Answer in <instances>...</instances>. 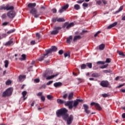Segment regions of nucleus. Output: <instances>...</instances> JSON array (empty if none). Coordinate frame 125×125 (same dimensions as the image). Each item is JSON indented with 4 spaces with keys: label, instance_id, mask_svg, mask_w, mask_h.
I'll list each match as a JSON object with an SVG mask.
<instances>
[{
    "label": "nucleus",
    "instance_id": "09e8293b",
    "mask_svg": "<svg viewBox=\"0 0 125 125\" xmlns=\"http://www.w3.org/2000/svg\"><path fill=\"white\" fill-rule=\"evenodd\" d=\"M36 36L38 38V39H39L41 38V35L40 33H36Z\"/></svg>",
    "mask_w": 125,
    "mask_h": 125
},
{
    "label": "nucleus",
    "instance_id": "4c0bfd02",
    "mask_svg": "<svg viewBox=\"0 0 125 125\" xmlns=\"http://www.w3.org/2000/svg\"><path fill=\"white\" fill-rule=\"evenodd\" d=\"M15 31V29H11L10 30H9L8 31H7V33L8 34H10L13 33Z\"/></svg>",
    "mask_w": 125,
    "mask_h": 125
},
{
    "label": "nucleus",
    "instance_id": "e433bc0d",
    "mask_svg": "<svg viewBox=\"0 0 125 125\" xmlns=\"http://www.w3.org/2000/svg\"><path fill=\"white\" fill-rule=\"evenodd\" d=\"M123 9V6H120V7L119 8V10L118 11H116V13H119L120 11H122Z\"/></svg>",
    "mask_w": 125,
    "mask_h": 125
},
{
    "label": "nucleus",
    "instance_id": "dca6fc26",
    "mask_svg": "<svg viewBox=\"0 0 125 125\" xmlns=\"http://www.w3.org/2000/svg\"><path fill=\"white\" fill-rule=\"evenodd\" d=\"M59 74H56V75H52V76H47L46 78V80H51V79H52L53 78H54V77H57Z\"/></svg>",
    "mask_w": 125,
    "mask_h": 125
},
{
    "label": "nucleus",
    "instance_id": "4468645a",
    "mask_svg": "<svg viewBox=\"0 0 125 125\" xmlns=\"http://www.w3.org/2000/svg\"><path fill=\"white\" fill-rule=\"evenodd\" d=\"M117 25V22L116 21L115 22H114L113 23H112V24H110L107 27V29H111L115 26H116Z\"/></svg>",
    "mask_w": 125,
    "mask_h": 125
},
{
    "label": "nucleus",
    "instance_id": "3c124183",
    "mask_svg": "<svg viewBox=\"0 0 125 125\" xmlns=\"http://www.w3.org/2000/svg\"><path fill=\"white\" fill-rule=\"evenodd\" d=\"M41 99L42 102L45 101V97L44 96H42L41 97Z\"/></svg>",
    "mask_w": 125,
    "mask_h": 125
},
{
    "label": "nucleus",
    "instance_id": "864d4df0",
    "mask_svg": "<svg viewBox=\"0 0 125 125\" xmlns=\"http://www.w3.org/2000/svg\"><path fill=\"white\" fill-rule=\"evenodd\" d=\"M96 2H97V4H98L99 5H100L102 4V0H99L98 1H97Z\"/></svg>",
    "mask_w": 125,
    "mask_h": 125
},
{
    "label": "nucleus",
    "instance_id": "c756f323",
    "mask_svg": "<svg viewBox=\"0 0 125 125\" xmlns=\"http://www.w3.org/2000/svg\"><path fill=\"white\" fill-rule=\"evenodd\" d=\"M27 94V92L26 91H23L22 93V97L23 98V100H25L26 99V98H25V96Z\"/></svg>",
    "mask_w": 125,
    "mask_h": 125
},
{
    "label": "nucleus",
    "instance_id": "bb28decb",
    "mask_svg": "<svg viewBox=\"0 0 125 125\" xmlns=\"http://www.w3.org/2000/svg\"><path fill=\"white\" fill-rule=\"evenodd\" d=\"M62 85V83H56L54 84V86L56 87H57L58 86H60Z\"/></svg>",
    "mask_w": 125,
    "mask_h": 125
},
{
    "label": "nucleus",
    "instance_id": "de8ad7c7",
    "mask_svg": "<svg viewBox=\"0 0 125 125\" xmlns=\"http://www.w3.org/2000/svg\"><path fill=\"white\" fill-rule=\"evenodd\" d=\"M107 66H108V64H105V65H104L101 66V67H100V68H101V69H104V68H106Z\"/></svg>",
    "mask_w": 125,
    "mask_h": 125
},
{
    "label": "nucleus",
    "instance_id": "4be33fe9",
    "mask_svg": "<svg viewBox=\"0 0 125 125\" xmlns=\"http://www.w3.org/2000/svg\"><path fill=\"white\" fill-rule=\"evenodd\" d=\"M74 8L76 10H78L81 9V7L78 4H76L74 5Z\"/></svg>",
    "mask_w": 125,
    "mask_h": 125
},
{
    "label": "nucleus",
    "instance_id": "cd10ccee",
    "mask_svg": "<svg viewBox=\"0 0 125 125\" xmlns=\"http://www.w3.org/2000/svg\"><path fill=\"white\" fill-rule=\"evenodd\" d=\"M9 64V62L8 61L6 60L4 62V66L5 68H7L8 67V65Z\"/></svg>",
    "mask_w": 125,
    "mask_h": 125
},
{
    "label": "nucleus",
    "instance_id": "412c9836",
    "mask_svg": "<svg viewBox=\"0 0 125 125\" xmlns=\"http://www.w3.org/2000/svg\"><path fill=\"white\" fill-rule=\"evenodd\" d=\"M13 43V41H12V40H10L9 41H8V42H6V43H5V45L10 46Z\"/></svg>",
    "mask_w": 125,
    "mask_h": 125
},
{
    "label": "nucleus",
    "instance_id": "13d9d810",
    "mask_svg": "<svg viewBox=\"0 0 125 125\" xmlns=\"http://www.w3.org/2000/svg\"><path fill=\"white\" fill-rule=\"evenodd\" d=\"M53 81H49V82H48L47 83H46V85H50L51 84H52L53 83Z\"/></svg>",
    "mask_w": 125,
    "mask_h": 125
},
{
    "label": "nucleus",
    "instance_id": "8fccbe9b",
    "mask_svg": "<svg viewBox=\"0 0 125 125\" xmlns=\"http://www.w3.org/2000/svg\"><path fill=\"white\" fill-rule=\"evenodd\" d=\"M36 42L34 40H32L31 42H30V44L32 45H33L34 44H35Z\"/></svg>",
    "mask_w": 125,
    "mask_h": 125
},
{
    "label": "nucleus",
    "instance_id": "6e6552de",
    "mask_svg": "<svg viewBox=\"0 0 125 125\" xmlns=\"http://www.w3.org/2000/svg\"><path fill=\"white\" fill-rule=\"evenodd\" d=\"M73 101H67L65 102V105L66 106H68L69 109H72L73 107Z\"/></svg>",
    "mask_w": 125,
    "mask_h": 125
},
{
    "label": "nucleus",
    "instance_id": "9b49d317",
    "mask_svg": "<svg viewBox=\"0 0 125 125\" xmlns=\"http://www.w3.org/2000/svg\"><path fill=\"white\" fill-rule=\"evenodd\" d=\"M14 7L13 5H10L9 4H7L6 5V10L9 11V10H14Z\"/></svg>",
    "mask_w": 125,
    "mask_h": 125
},
{
    "label": "nucleus",
    "instance_id": "39448f33",
    "mask_svg": "<svg viewBox=\"0 0 125 125\" xmlns=\"http://www.w3.org/2000/svg\"><path fill=\"white\" fill-rule=\"evenodd\" d=\"M74 119V117L72 115H71L66 118V119L64 121H66L67 125H70L72 123V121Z\"/></svg>",
    "mask_w": 125,
    "mask_h": 125
},
{
    "label": "nucleus",
    "instance_id": "4d7b16f0",
    "mask_svg": "<svg viewBox=\"0 0 125 125\" xmlns=\"http://www.w3.org/2000/svg\"><path fill=\"white\" fill-rule=\"evenodd\" d=\"M64 11H65V10H63V9H62V8L60 9V10H59V12L60 13H62V12H63Z\"/></svg>",
    "mask_w": 125,
    "mask_h": 125
},
{
    "label": "nucleus",
    "instance_id": "2eb2a0df",
    "mask_svg": "<svg viewBox=\"0 0 125 125\" xmlns=\"http://www.w3.org/2000/svg\"><path fill=\"white\" fill-rule=\"evenodd\" d=\"M81 36L80 35H76L74 37L73 42H75L77 40H81Z\"/></svg>",
    "mask_w": 125,
    "mask_h": 125
},
{
    "label": "nucleus",
    "instance_id": "69168bd1",
    "mask_svg": "<svg viewBox=\"0 0 125 125\" xmlns=\"http://www.w3.org/2000/svg\"><path fill=\"white\" fill-rule=\"evenodd\" d=\"M52 12L53 13H57V10L56 8H54L52 10Z\"/></svg>",
    "mask_w": 125,
    "mask_h": 125
},
{
    "label": "nucleus",
    "instance_id": "680f3d73",
    "mask_svg": "<svg viewBox=\"0 0 125 125\" xmlns=\"http://www.w3.org/2000/svg\"><path fill=\"white\" fill-rule=\"evenodd\" d=\"M8 23H9V22H3L2 23V25L3 26H6L8 24Z\"/></svg>",
    "mask_w": 125,
    "mask_h": 125
},
{
    "label": "nucleus",
    "instance_id": "58836bf2",
    "mask_svg": "<svg viewBox=\"0 0 125 125\" xmlns=\"http://www.w3.org/2000/svg\"><path fill=\"white\" fill-rule=\"evenodd\" d=\"M47 98L48 100H51L53 98V97L52 96L50 95H48L47 96Z\"/></svg>",
    "mask_w": 125,
    "mask_h": 125
},
{
    "label": "nucleus",
    "instance_id": "1a4fd4ad",
    "mask_svg": "<svg viewBox=\"0 0 125 125\" xmlns=\"http://www.w3.org/2000/svg\"><path fill=\"white\" fill-rule=\"evenodd\" d=\"M90 105L91 106L94 105L96 108L98 110H101L102 109V108L101 107L100 104L98 103L92 102L91 103Z\"/></svg>",
    "mask_w": 125,
    "mask_h": 125
},
{
    "label": "nucleus",
    "instance_id": "9d476101",
    "mask_svg": "<svg viewBox=\"0 0 125 125\" xmlns=\"http://www.w3.org/2000/svg\"><path fill=\"white\" fill-rule=\"evenodd\" d=\"M100 85L103 87H107L109 85V83L107 81H103L101 82Z\"/></svg>",
    "mask_w": 125,
    "mask_h": 125
},
{
    "label": "nucleus",
    "instance_id": "f03ea898",
    "mask_svg": "<svg viewBox=\"0 0 125 125\" xmlns=\"http://www.w3.org/2000/svg\"><path fill=\"white\" fill-rule=\"evenodd\" d=\"M27 6L30 9V13L31 14L34 16V17L35 18H38L39 17L40 15H39V14H37V10L36 9V8H35V7L36 6V3H29L28 4Z\"/></svg>",
    "mask_w": 125,
    "mask_h": 125
},
{
    "label": "nucleus",
    "instance_id": "2f4dec72",
    "mask_svg": "<svg viewBox=\"0 0 125 125\" xmlns=\"http://www.w3.org/2000/svg\"><path fill=\"white\" fill-rule=\"evenodd\" d=\"M68 7H69V4H66L64 6H62V7L65 11L68 8Z\"/></svg>",
    "mask_w": 125,
    "mask_h": 125
},
{
    "label": "nucleus",
    "instance_id": "5701e85b",
    "mask_svg": "<svg viewBox=\"0 0 125 125\" xmlns=\"http://www.w3.org/2000/svg\"><path fill=\"white\" fill-rule=\"evenodd\" d=\"M74 25V22H71L70 23H69L68 25H67L66 26V29H69L71 27H73Z\"/></svg>",
    "mask_w": 125,
    "mask_h": 125
},
{
    "label": "nucleus",
    "instance_id": "c03bdc74",
    "mask_svg": "<svg viewBox=\"0 0 125 125\" xmlns=\"http://www.w3.org/2000/svg\"><path fill=\"white\" fill-rule=\"evenodd\" d=\"M1 18L2 19H6V14H3L1 16Z\"/></svg>",
    "mask_w": 125,
    "mask_h": 125
},
{
    "label": "nucleus",
    "instance_id": "bf43d9fd",
    "mask_svg": "<svg viewBox=\"0 0 125 125\" xmlns=\"http://www.w3.org/2000/svg\"><path fill=\"white\" fill-rule=\"evenodd\" d=\"M40 79H35L34 80V82L36 83H39L40 82Z\"/></svg>",
    "mask_w": 125,
    "mask_h": 125
},
{
    "label": "nucleus",
    "instance_id": "6e6d98bb",
    "mask_svg": "<svg viewBox=\"0 0 125 125\" xmlns=\"http://www.w3.org/2000/svg\"><path fill=\"white\" fill-rule=\"evenodd\" d=\"M67 96H68V95H67V94H64V95L62 96V98H63V99H66L67 98Z\"/></svg>",
    "mask_w": 125,
    "mask_h": 125
},
{
    "label": "nucleus",
    "instance_id": "ddd939ff",
    "mask_svg": "<svg viewBox=\"0 0 125 125\" xmlns=\"http://www.w3.org/2000/svg\"><path fill=\"white\" fill-rule=\"evenodd\" d=\"M72 35H70L69 37L67 38L66 39V43L68 44H70L71 42V41H72Z\"/></svg>",
    "mask_w": 125,
    "mask_h": 125
},
{
    "label": "nucleus",
    "instance_id": "a18cd8bd",
    "mask_svg": "<svg viewBox=\"0 0 125 125\" xmlns=\"http://www.w3.org/2000/svg\"><path fill=\"white\" fill-rule=\"evenodd\" d=\"M11 83V81L10 80H8L6 82V85H8Z\"/></svg>",
    "mask_w": 125,
    "mask_h": 125
},
{
    "label": "nucleus",
    "instance_id": "49530a36",
    "mask_svg": "<svg viewBox=\"0 0 125 125\" xmlns=\"http://www.w3.org/2000/svg\"><path fill=\"white\" fill-rule=\"evenodd\" d=\"M86 32H87V30H83V31H82V32H81V33H80V35H84V34L85 33H86Z\"/></svg>",
    "mask_w": 125,
    "mask_h": 125
},
{
    "label": "nucleus",
    "instance_id": "7ed1b4c3",
    "mask_svg": "<svg viewBox=\"0 0 125 125\" xmlns=\"http://www.w3.org/2000/svg\"><path fill=\"white\" fill-rule=\"evenodd\" d=\"M58 49V48L56 46H52L50 49L45 50V54H44L42 57H40L39 59V61L42 62L44 58L48 57V55L51 53L52 52H56Z\"/></svg>",
    "mask_w": 125,
    "mask_h": 125
},
{
    "label": "nucleus",
    "instance_id": "393cba45",
    "mask_svg": "<svg viewBox=\"0 0 125 125\" xmlns=\"http://www.w3.org/2000/svg\"><path fill=\"white\" fill-rule=\"evenodd\" d=\"M22 58H20V60L22 61H24L26 59V55H24V54H23V55H21Z\"/></svg>",
    "mask_w": 125,
    "mask_h": 125
},
{
    "label": "nucleus",
    "instance_id": "e2e57ef3",
    "mask_svg": "<svg viewBox=\"0 0 125 125\" xmlns=\"http://www.w3.org/2000/svg\"><path fill=\"white\" fill-rule=\"evenodd\" d=\"M111 62H110V59H106V61H105V63L106 62V63H110Z\"/></svg>",
    "mask_w": 125,
    "mask_h": 125
},
{
    "label": "nucleus",
    "instance_id": "f8f14e48",
    "mask_svg": "<svg viewBox=\"0 0 125 125\" xmlns=\"http://www.w3.org/2000/svg\"><path fill=\"white\" fill-rule=\"evenodd\" d=\"M83 106L84 107L85 113L87 114H89L90 113V111L88 110L89 106L87 104H83Z\"/></svg>",
    "mask_w": 125,
    "mask_h": 125
},
{
    "label": "nucleus",
    "instance_id": "c85d7f7f",
    "mask_svg": "<svg viewBox=\"0 0 125 125\" xmlns=\"http://www.w3.org/2000/svg\"><path fill=\"white\" fill-rule=\"evenodd\" d=\"M86 66H87L89 68L91 69L92 67V63H87L85 64Z\"/></svg>",
    "mask_w": 125,
    "mask_h": 125
},
{
    "label": "nucleus",
    "instance_id": "473e14b6",
    "mask_svg": "<svg viewBox=\"0 0 125 125\" xmlns=\"http://www.w3.org/2000/svg\"><path fill=\"white\" fill-rule=\"evenodd\" d=\"M58 22H64L65 20L63 19V18H59V19H57Z\"/></svg>",
    "mask_w": 125,
    "mask_h": 125
},
{
    "label": "nucleus",
    "instance_id": "5fc2aeb1",
    "mask_svg": "<svg viewBox=\"0 0 125 125\" xmlns=\"http://www.w3.org/2000/svg\"><path fill=\"white\" fill-rule=\"evenodd\" d=\"M63 53V50H60V51H59V55H62Z\"/></svg>",
    "mask_w": 125,
    "mask_h": 125
},
{
    "label": "nucleus",
    "instance_id": "c9c22d12",
    "mask_svg": "<svg viewBox=\"0 0 125 125\" xmlns=\"http://www.w3.org/2000/svg\"><path fill=\"white\" fill-rule=\"evenodd\" d=\"M97 64L98 65H100V64L104 65V64H105V62L99 61V62H97Z\"/></svg>",
    "mask_w": 125,
    "mask_h": 125
},
{
    "label": "nucleus",
    "instance_id": "052dcab7",
    "mask_svg": "<svg viewBox=\"0 0 125 125\" xmlns=\"http://www.w3.org/2000/svg\"><path fill=\"white\" fill-rule=\"evenodd\" d=\"M46 88V85L43 84L41 87L40 89H45Z\"/></svg>",
    "mask_w": 125,
    "mask_h": 125
},
{
    "label": "nucleus",
    "instance_id": "0e129e2a",
    "mask_svg": "<svg viewBox=\"0 0 125 125\" xmlns=\"http://www.w3.org/2000/svg\"><path fill=\"white\" fill-rule=\"evenodd\" d=\"M58 19L54 18L52 19V21L54 22H56L57 21Z\"/></svg>",
    "mask_w": 125,
    "mask_h": 125
},
{
    "label": "nucleus",
    "instance_id": "37998d69",
    "mask_svg": "<svg viewBox=\"0 0 125 125\" xmlns=\"http://www.w3.org/2000/svg\"><path fill=\"white\" fill-rule=\"evenodd\" d=\"M102 96L104 97V98H106L108 97V96H109V95L107 94H103L102 95Z\"/></svg>",
    "mask_w": 125,
    "mask_h": 125
},
{
    "label": "nucleus",
    "instance_id": "0eeeda50",
    "mask_svg": "<svg viewBox=\"0 0 125 125\" xmlns=\"http://www.w3.org/2000/svg\"><path fill=\"white\" fill-rule=\"evenodd\" d=\"M54 29L55 30H53V31H51V35H57L59 32V30H61L62 29V27H60V26H55Z\"/></svg>",
    "mask_w": 125,
    "mask_h": 125
},
{
    "label": "nucleus",
    "instance_id": "7c9ffc66",
    "mask_svg": "<svg viewBox=\"0 0 125 125\" xmlns=\"http://www.w3.org/2000/svg\"><path fill=\"white\" fill-rule=\"evenodd\" d=\"M117 52L120 56H121L123 57H125V54H124L123 52H120V51H118Z\"/></svg>",
    "mask_w": 125,
    "mask_h": 125
},
{
    "label": "nucleus",
    "instance_id": "79ce46f5",
    "mask_svg": "<svg viewBox=\"0 0 125 125\" xmlns=\"http://www.w3.org/2000/svg\"><path fill=\"white\" fill-rule=\"evenodd\" d=\"M64 55L65 58H66V57H68V58H69L70 57V54H67V53H65Z\"/></svg>",
    "mask_w": 125,
    "mask_h": 125
},
{
    "label": "nucleus",
    "instance_id": "774afa93",
    "mask_svg": "<svg viewBox=\"0 0 125 125\" xmlns=\"http://www.w3.org/2000/svg\"><path fill=\"white\" fill-rule=\"evenodd\" d=\"M122 118H123V119H125V113H123V114H122Z\"/></svg>",
    "mask_w": 125,
    "mask_h": 125
},
{
    "label": "nucleus",
    "instance_id": "a211bd4d",
    "mask_svg": "<svg viewBox=\"0 0 125 125\" xmlns=\"http://www.w3.org/2000/svg\"><path fill=\"white\" fill-rule=\"evenodd\" d=\"M0 10H6V6L4 4L0 6Z\"/></svg>",
    "mask_w": 125,
    "mask_h": 125
},
{
    "label": "nucleus",
    "instance_id": "f257e3e1",
    "mask_svg": "<svg viewBox=\"0 0 125 125\" xmlns=\"http://www.w3.org/2000/svg\"><path fill=\"white\" fill-rule=\"evenodd\" d=\"M67 112L68 110L66 108H62L56 111V115L58 118L62 117L64 120H66V118L68 117Z\"/></svg>",
    "mask_w": 125,
    "mask_h": 125
},
{
    "label": "nucleus",
    "instance_id": "6ab92c4d",
    "mask_svg": "<svg viewBox=\"0 0 125 125\" xmlns=\"http://www.w3.org/2000/svg\"><path fill=\"white\" fill-rule=\"evenodd\" d=\"M100 76V75L98 73H95L92 74L91 77L94 78H99Z\"/></svg>",
    "mask_w": 125,
    "mask_h": 125
},
{
    "label": "nucleus",
    "instance_id": "20e7f679",
    "mask_svg": "<svg viewBox=\"0 0 125 125\" xmlns=\"http://www.w3.org/2000/svg\"><path fill=\"white\" fill-rule=\"evenodd\" d=\"M13 89L12 88H8L5 91L3 92L2 94L3 97H9L12 93Z\"/></svg>",
    "mask_w": 125,
    "mask_h": 125
},
{
    "label": "nucleus",
    "instance_id": "f704fd0d",
    "mask_svg": "<svg viewBox=\"0 0 125 125\" xmlns=\"http://www.w3.org/2000/svg\"><path fill=\"white\" fill-rule=\"evenodd\" d=\"M25 78V76H21V75H20L19 77V80L20 81H21L22 79H24Z\"/></svg>",
    "mask_w": 125,
    "mask_h": 125
},
{
    "label": "nucleus",
    "instance_id": "b1692460",
    "mask_svg": "<svg viewBox=\"0 0 125 125\" xmlns=\"http://www.w3.org/2000/svg\"><path fill=\"white\" fill-rule=\"evenodd\" d=\"M105 47V45L104 44H101L99 46V49L100 50H103Z\"/></svg>",
    "mask_w": 125,
    "mask_h": 125
},
{
    "label": "nucleus",
    "instance_id": "a878e982",
    "mask_svg": "<svg viewBox=\"0 0 125 125\" xmlns=\"http://www.w3.org/2000/svg\"><path fill=\"white\" fill-rule=\"evenodd\" d=\"M57 103L59 104H63L64 103H65V102H64L63 100L58 99H57Z\"/></svg>",
    "mask_w": 125,
    "mask_h": 125
},
{
    "label": "nucleus",
    "instance_id": "f3484780",
    "mask_svg": "<svg viewBox=\"0 0 125 125\" xmlns=\"http://www.w3.org/2000/svg\"><path fill=\"white\" fill-rule=\"evenodd\" d=\"M52 74V72H50V71H47L46 72L44 75H43V77L46 78L48 76H49L50 75H51Z\"/></svg>",
    "mask_w": 125,
    "mask_h": 125
},
{
    "label": "nucleus",
    "instance_id": "aec40b11",
    "mask_svg": "<svg viewBox=\"0 0 125 125\" xmlns=\"http://www.w3.org/2000/svg\"><path fill=\"white\" fill-rule=\"evenodd\" d=\"M73 107H74L75 108H76L79 104V103L78 101H77V100H75L74 101V102H73Z\"/></svg>",
    "mask_w": 125,
    "mask_h": 125
},
{
    "label": "nucleus",
    "instance_id": "423d86ee",
    "mask_svg": "<svg viewBox=\"0 0 125 125\" xmlns=\"http://www.w3.org/2000/svg\"><path fill=\"white\" fill-rule=\"evenodd\" d=\"M7 16L10 19H13L16 16V13L14 11H10L8 12Z\"/></svg>",
    "mask_w": 125,
    "mask_h": 125
},
{
    "label": "nucleus",
    "instance_id": "a19ab883",
    "mask_svg": "<svg viewBox=\"0 0 125 125\" xmlns=\"http://www.w3.org/2000/svg\"><path fill=\"white\" fill-rule=\"evenodd\" d=\"M84 1V0H78L77 1V3L82 4Z\"/></svg>",
    "mask_w": 125,
    "mask_h": 125
},
{
    "label": "nucleus",
    "instance_id": "338daca9",
    "mask_svg": "<svg viewBox=\"0 0 125 125\" xmlns=\"http://www.w3.org/2000/svg\"><path fill=\"white\" fill-rule=\"evenodd\" d=\"M125 85V83L122 84L120 85L119 86H118V88L122 87L124 86Z\"/></svg>",
    "mask_w": 125,
    "mask_h": 125
},
{
    "label": "nucleus",
    "instance_id": "603ef678",
    "mask_svg": "<svg viewBox=\"0 0 125 125\" xmlns=\"http://www.w3.org/2000/svg\"><path fill=\"white\" fill-rule=\"evenodd\" d=\"M83 6L84 7H87L88 6V4L87 3L84 2L83 4Z\"/></svg>",
    "mask_w": 125,
    "mask_h": 125
},
{
    "label": "nucleus",
    "instance_id": "72a5a7b5",
    "mask_svg": "<svg viewBox=\"0 0 125 125\" xmlns=\"http://www.w3.org/2000/svg\"><path fill=\"white\" fill-rule=\"evenodd\" d=\"M73 97V93H70L69 95V96H68V100H71L72 98Z\"/></svg>",
    "mask_w": 125,
    "mask_h": 125
},
{
    "label": "nucleus",
    "instance_id": "ea45409f",
    "mask_svg": "<svg viewBox=\"0 0 125 125\" xmlns=\"http://www.w3.org/2000/svg\"><path fill=\"white\" fill-rule=\"evenodd\" d=\"M81 69H84L86 68V65L85 64H83L82 65H81Z\"/></svg>",
    "mask_w": 125,
    "mask_h": 125
}]
</instances>
